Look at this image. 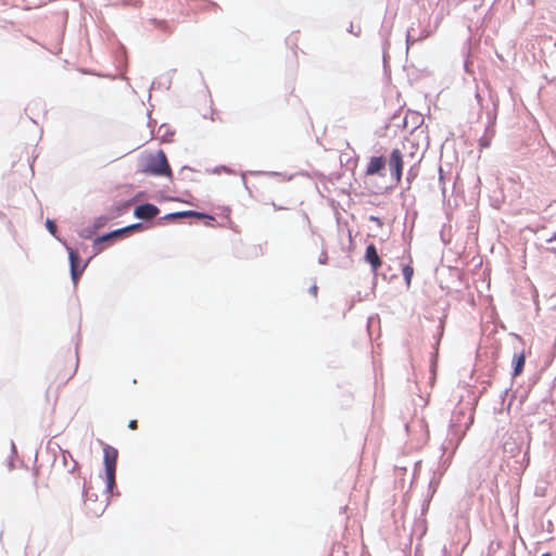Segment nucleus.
<instances>
[{"label":"nucleus","instance_id":"nucleus-14","mask_svg":"<svg viewBox=\"0 0 556 556\" xmlns=\"http://www.w3.org/2000/svg\"><path fill=\"white\" fill-rule=\"evenodd\" d=\"M407 156L410 159L414 165L418 164L421 160V154L418 153V149H416V151H409Z\"/></svg>","mask_w":556,"mask_h":556},{"label":"nucleus","instance_id":"nucleus-9","mask_svg":"<svg viewBox=\"0 0 556 556\" xmlns=\"http://www.w3.org/2000/svg\"><path fill=\"white\" fill-rule=\"evenodd\" d=\"M141 227V224H134V225H130V226H127L125 228H122V229H117L115 231H112L110 233H106L104 236H101L99 238H97L94 240V245H98L99 243L101 242H104L106 240H110V239H113V238H116V237H119L121 235L125 233V232H128V231H132V230H136V229H139Z\"/></svg>","mask_w":556,"mask_h":556},{"label":"nucleus","instance_id":"nucleus-10","mask_svg":"<svg viewBox=\"0 0 556 556\" xmlns=\"http://www.w3.org/2000/svg\"><path fill=\"white\" fill-rule=\"evenodd\" d=\"M67 250H68L70 262H71L72 278L76 282L78 279V276L83 273V269L77 270V265H76V263L78 261L77 253L72 248H67Z\"/></svg>","mask_w":556,"mask_h":556},{"label":"nucleus","instance_id":"nucleus-15","mask_svg":"<svg viewBox=\"0 0 556 556\" xmlns=\"http://www.w3.org/2000/svg\"><path fill=\"white\" fill-rule=\"evenodd\" d=\"M46 225H47V228L49 229V231H50L52 235H54V233H55V231H56V226H55V224H54L52 220H49V219H48V220H47V223H46Z\"/></svg>","mask_w":556,"mask_h":556},{"label":"nucleus","instance_id":"nucleus-4","mask_svg":"<svg viewBox=\"0 0 556 556\" xmlns=\"http://www.w3.org/2000/svg\"><path fill=\"white\" fill-rule=\"evenodd\" d=\"M118 452L111 445H104L103 447V459L105 467V480L108 490L113 491L115 486V471L117 465Z\"/></svg>","mask_w":556,"mask_h":556},{"label":"nucleus","instance_id":"nucleus-18","mask_svg":"<svg viewBox=\"0 0 556 556\" xmlns=\"http://www.w3.org/2000/svg\"><path fill=\"white\" fill-rule=\"evenodd\" d=\"M27 476H28V478H29L31 489H33V490H36V479H35V477H34V475L28 473Z\"/></svg>","mask_w":556,"mask_h":556},{"label":"nucleus","instance_id":"nucleus-2","mask_svg":"<svg viewBox=\"0 0 556 556\" xmlns=\"http://www.w3.org/2000/svg\"><path fill=\"white\" fill-rule=\"evenodd\" d=\"M76 368L77 363L73 359L70 362V364H66V362L55 364L49 374V390L52 387L59 389L60 387L66 384L67 381L75 375Z\"/></svg>","mask_w":556,"mask_h":556},{"label":"nucleus","instance_id":"nucleus-20","mask_svg":"<svg viewBox=\"0 0 556 556\" xmlns=\"http://www.w3.org/2000/svg\"><path fill=\"white\" fill-rule=\"evenodd\" d=\"M542 556H552L551 553H544Z\"/></svg>","mask_w":556,"mask_h":556},{"label":"nucleus","instance_id":"nucleus-5","mask_svg":"<svg viewBox=\"0 0 556 556\" xmlns=\"http://www.w3.org/2000/svg\"><path fill=\"white\" fill-rule=\"evenodd\" d=\"M404 157L405 154L400 149H393L390 154L389 168L396 182H400L402 179Z\"/></svg>","mask_w":556,"mask_h":556},{"label":"nucleus","instance_id":"nucleus-11","mask_svg":"<svg viewBox=\"0 0 556 556\" xmlns=\"http://www.w3.org/2000/svg\"><path fill=\"white\" fill-rule=\"evenodd\" d=\"M526 363V355L525 352H520L519 354H515L513 357V365H514V377H518L521 375L523 370V366Z\"/></svg>","mask_w":556,"mask_h":556},{"label":"nucleus","instance_id":"nucleus-13","mask_svg":"<svg viewBox=\"0 0 556 556\" xmlns=\"http://www.w3.org/2000/svg\"><path fill=\"white\" fill-rule=\"evenodd\" d=\"M402 273H403V276H404V279H405L406 286H407V287H409V286H410V283H412L413 275H414V268H413V266H410V265H405V266L402 268Z\"/></svg>","mask_w":556,"mask_h":556},{"label":"nucleus","instance_id":"nucleus-1","mask_svg":"<svg viewBox=\"0 0 556 556\" xmlns=\"http://www.w3.org/2000/svg\"><path fill=\"white\" fill-rule=\"evenodd\" d=\"M84 493V510L86 516L90 518L100 517L108 507L112 491H109L106 486L104 491L99 493L92 485H88L85 488Z\"/></svg>","mask_w":556,"mask_h":556},{"label":"nucleus","instance_id":"nucleus-6","mask_svg":"<svg viewBox=\"0 0 556 556\" xmlns=\"http://www.w3.org/2000/svg\"><path fill=\"white\" fill-rule=\"evenodd\" d=\"M160 213L157 206L151 203L138 205L135 208L134 215L140 219H152Z\"/></svg>","mask_w":556,"mask_h":556},{"label":"nucleus","instance_id":"nucleus-3","mask_svg":"<svg viewBox=\"0 0 556 556\" xmlns=\"http://www.w3.org/2000/svg\"><path fill=\"white\" fill-rule=\"evenodd\" d=\"M144 172L154 176L172 177V169L163 150L147 155Z\"/></svg>","mask_w":556,"mask_h":556},{"label":"nucleus","instance_id":"nucleus-12","mask_svg":"<svg viewBox=\"0 0 556 556\" xmlns=\"http://www.w3.org/2000/svg\"><path fill=\"white\" fill-rule=\"evenodd\" d=\"M190 216L198 217V218L208 217V218L213 219V217H211V216H206L203 213H198L194 211H184V212L172 213V214L167 215V218H182V217H190Z\"/></svg>","mask_w":556,"mask_h":556},{"label":"nucleus","instance_id":"nucleus-16","mask_svg":"<svg viewBox=\"0 0 556 556\" xmlns=\"http://www.w3.org/2000/svg\"><path fill=\"white\" fill-rule=\"evenodd\" d=\"M413 148H414V142H413V141H410V140H405V141L403 142V150H404V151H407V150L413 149Z\"/></svg>","mask_w":556,"mask_h":556},{"label":"nucleus","instance_id":"nucleus-19","mask_svg":"<svg viewBox=\"0 0 556 556\" xmlns=\"http://www.w3.org/2000/svg\"><path fill=\"white\" fill-rule=\"evenodd\" d=\"M309 292L312 293L313 296H317V292H318V287L316 285L312 286L311 289H309Z\"/></svg>","mask_w":556,"mask_h":556},{"label":"nucleus","instance_id":"nucleus-17","mask_svg":"<svg viewBox=\"0 0 556 556\" xmlns=\"http://www.w3.org/2000/svg\"><path fill=\"white\" fill-rule=\"evenodd\" d=\"M128 428L131 430H136L138 428V421L136 419H132L128 424Z\"/></svg>","mask_w":556,"mask_h":556},{"label":"nucleus","instance_id":"nucleus-7","mask_svg":"<svg viewBox=\"0 0 556 556\" xmlns=\"http://www.w3.org/2000/svg\"><path fill=\"white\" fill-rule=\"evenodd\" d=\"M365 260H366V262H368L370 264L371 269L375 273L382 265L381 258H380V256L378 254V251H377V249H376V247L374 244H369L366 248Z\"/></svg>","mask_w":556,"mask_h":556},{"label":"nucleus","instance_id":"nucleus-8","mask_svg":"<svg viewBox=\"0 0 556 556\" xmlns=\"http://www.w3.org/2000/svg\"><path fill=\"white\" fill-rule=\"evenodd\" d=\"M386 161L382 156H372L370 157L367 167L366 175L374 176L376 174H380V172L384 168Z\"/></svg>","mask_w":556,"mask_h":556}]
</instances>
